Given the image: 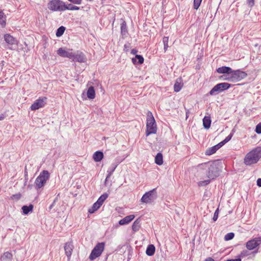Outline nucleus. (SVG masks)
<instances>
[{"instance_id": "nucleus-51", "label": "nucleus", "mask_w": 261, "mask_h": 261, "mask_svg": "<svg viewBox=\"0 0 261 261\" xmlns=\"http://www.w3.org/2000/svg\"><path fill=\"white\" fill-rule=\"evenodd\" d=\"M257 185L259 187H261V178L257 180Z\"/></svg>"}, {"instance_id": "nucleus-19", "label": "nucleus", "mask_w": 261, "mask_h": 261, "mask_svg": "<svg viewBox=\"0 0 261 261\" xmlns=\"http://www.w3.org/2000/svg\"><path fill=\"white\" fill-rule=\"evenodd\" d=\"M103 158V153L101 151H97L95 152L93 155V159L94 161L98 162L101 161Z\"/></svg>"}, {"instance_id": "nucleus-5", "label": "nucleus", "mask_w": 261, "mask_h": 261, "mask_svg": "<svg viewBox=\"0 0 261 261\" xmlns=\"http://www.w3.org/2000/svg\"><path fill=\"white\" fill-rule=\"evenodd\" d=\"M49 177V173L47 170L42 171L36 178L35 181V187L37 190L44 187L46 181Z\"/></svg>"}, {"instance_id": "nucleus-4", "label": "nucleus", "mask_w": 261, "mask_h": 261, "mask_svg": "<svg viewBox=\"0 0 261 261\" xmlns=\"http://www.w3.org/2000/svg\"><path fill=\"white\" fill-rule=\"evenodd\" d=\"M158 198L156 189L154 188L146 192L142 197L141 201L146 204L154 203Z\"/></svg>"}, {"instance_id": "nucleus-6", "label": "nucleus", "mask_w": 261, "mask_h": 261, "mask_svg": "<svg viewBox=\"0 0 261 261\" xmlns=\"http://www.w3.org/2000/svg\"><path fill=\"white\" fill-rule=\"evenodd\" d=\"M65 3L61 0H52L48 4V8L53 11H64Z\"/></svg>"}, {"instance_id": "nucleus-30", "label": "nucleus", "mask_w": 261, "mask_h": 261, "mask_svg": "<svg viewBox=\"0 0 261 261\" xmlns=\"http://www.w3.org/2000/svg\"><path fill=\"white\" fill-rule=\"evenodd\" d=\"M108 194L106 193L103 194L99 197L96 202L101 206L103 202L108 197Z\"/></svg>"}, {"instance_id": "nucleus-2", "label": "nucleus", "mask_w": 261, "mask_h": 261, "mask_svg": "<svg viewBox=\"0 0 261 261\" xmlns=\"http://www.w3.org/2000/svg\"><path fill=\"white\" fill-rule=\"evenodd\" d=\"M157 127L154 118L150 111H148L146 119V136L156 133Z\"/></svg>"}, {"instance_id": "nucleus-54", "label": "nucleus", "mask_w": 261, "mask_h": 261, "mask_svg": "<svg viewBox=\"0 0 261 261\" xmlns=\"http://www.w3.org/2000/svg\"><path fill=\"white\" fill-rule=\"evenodd\" d=\"M5 118V115L4 114L0 115V120H3Z\"/></svg>"}, {"instance_id": "nucleus-43", "label": "nucleus", "mask_w": 261, "mask_h": 261, "mask_svg": "<svg viewBox=\"0 0 261 261\" xmlns=\"http://www.w3.org/2000/svg\"><path fill=\"white\" fill-rule=\"evenodd\" d=\"M218 214H219V208H217L214 213V216L213 218L214 221H216L217 220L218 217Z\"/></svg>"}, {"instance_id": "nucleus-27", "label": "nucleus", "mask_w": 261, "mask_h": 261, "mask_svg": "<svg viewBox=\"0 0 261 261\" xmlns=\"http://www.w3.org/2000/svg\"><path fill=\"white\" fill-rule=\"evenodd\" d=\"M6 15H5L3 11L1 9H0V24L3 27H5L6 24Z\"/></svg>"}, {"instance_id": "nucleus-7", "label": "nucleus", "mask_w": 261, "mask_h": 261, "mask_svg": "<svg viewBox=\"0 0 261 261\" xmlns=\"http://www.w3.org/2000/svg\"><path fill=\"white\" fill-rule=\"evenodd\" d=\"M105 246V243L104 242L97 243L92 250L89 257V259L93 260L100 256L104 250Z\"/></svg>"}, {"instance_id": "nucleus-53", "label": "nucleus", "mask_w": 261, "mask_h": 261, "mask_svg": "<svg viewBox=\"0 0 261 261\" xmlns=\"http://www.w3.org/2000/svg\"><path fill=\"white\" fill-rule=\"evenodd\" d=\"M205 261H215L214 259H213L212 257H208L207 258Z\"/></svg>"}, {"instance_id": "nucleus-52", "label": "nucleus", "mask_w": 261, "mask_h": 261, "mask_svg": "<svg viewBox=\"0 0 261 261\" xmlns=\"http://www.w3.org/2000/svg\"><path fill=\"white\" fill-rule=\"evenodd\" d=\"M258 251V249H257L255 250L254 251H252L251 254H252L253 255H254L256 253H257Z\"/></svg>"}, {"instance_id": "nucleus-34", "label": "nucleus", "mask_w": 261, "mask_h": 261, "mask_svg": "<svg viewBox=\"0 0 261 261\" xmlns=\"http://www.w3.org/2000/svg\"><path fill=\"white\" fill-rule=\"evenodd\" d=\"M65 28L63 26L60 27L57 30L56 35L57 37L61 36L64 33Z\"/></svg>"}, {"instance_id": "nucleus-3", "label": "nucleus", "mask_w": 261, "mask_h": 261, "mask_svg": "<svg viewBox=\"0 0 261 261\" xmlns=\"http://www.w3.org/2000/svg\"><path fill=\"white\" fill-rule=\"evenodd\" d=\"M247 74L240 70H233L230 74L226 75H223V80L231 82H237L247 77Z\"/></svg>"}, {"instance_id": "nucleus-42", "label": "nucleus", "mask_w": 261, "mask_h": 261, "mask_svg": "<svg viewBox=\"0 0 261 261\" xmlns=\"http://www.w3.org/2000/svg\"><path fill=\"white\" fill-rule=\"evenodd\" d=\"M255 132L258 134H261V123H258L255 127Z\"/></svg>"}, {"instance_id": "nucleus-45", "label": "nucleus", "mask_w": 261, "mask_h": 261, "mask_svg": "<svg viewBox=\"0 0 261 261\" xmlns=\"http://www.w3.org/2000/svg\"><path fill=\"white\" fill-rule=\"evenodd\" d=\"M68 1L74 4L80 5L82 3V0H68Z\"/></svg>"}, {"instance_id": "nucleus-21", "label": "nucleus", "mask_w": 261, "mask_h": 261, "mask_svg": "<svg viewBox=\"0 0 261 261\" xmlns=\"http://www.w3.org/2000/svg\"><path fill=\"white\" fill-rule=\"evenodd\" d=\"M132 62L134 64H142L144 62V58L141 55H136L135 57L132 59Z\"/></svg>"}, {"instance_id": "nucleus-11", "label": "nucleus", "mask_w": 261, "mask_h": 261, "mask_svg": "<svg viewBox=\"0 0 261 261\" xmlns=\"http://www.w3.org/2000/svg\"><path fill=\"white\" fill-rule=\"evenodd\" d=\"M46 100L47 98L46 97L39 98V99L36 100L35 102L31 105L30 107L31 110L32 111H35L41 108H43L44 107L46 103Z\"/></svg>"}, {"instance_id": "nucleus-31", "label": "nucleus", "mask_w": 261, "mask_h": 261, "mask_svg": "<svg viewBox=\"0 0 261 261\" xmlns=\"http://www.w3.org/2000/svg\"><path fill=\"white\" fill-rule=\"evenodd\" d=\"M121 33L123 36L126 35L127 33V25L124 21L121 24Z\"/></svg>"}, {"instance_id": "nucleus-40", "label": "nucleus", "mask_w": 261, "mask_h": 261, "mask_svg": "<svg viewBox=\"0 0 261 261\" xmlns=\"http://www.w3.org/2000/svg\"><path fill=\"white\" fill-rule=\"evenodd\" d=\"M211 181L210 179L204 180L200 181L198 182L199 186H204L210 184Z\"/></svg>"}, {"instance_id": "nucleus-24", "label": "nucleus", "mask_w": 261, "mask_h": 261, "mask_svg": "<svg viewBox=\"0 0 261 261\" xmlns=\"http://www.w3.org/2000/svg\"><path fill=\"white\" fill-rule=\"evenodd\" d=\"M211 124V120L210 117L205 116L203 119V127L206 128H209Z\"/></svg>"}, {"instance_id": "nucleus-16", "label": "nucleus", "mask_w": 261, "mask_h": 261, "mask_svg": "<svg viewBox=\"0 0 261 261\" xmlns=\"http://www.w3.org/2000/svg\"><path fill=\"white\" fill-rule=\"evenodd\" d=\"M135 218L134 215H130L125 217L119 221V224L121 225H125L131 222Z\"/></svg>"}, {"instance_id": "nucleus-8", "label": "nucleus", "mask_w": 261, "mask_h": 261, "mask_svg": "<svg viewBox=\"0 0 261 261\" xmlns=\"http://www.w3.org/2000/svg\"><path fill=\"white\" fill-rule=\"evenodd\" d=\"M231 86V85L227 83H221L215 85L210 91L209 94L211 95H215L218 93L227 90Z\"/></svg>"}, {"instance_id": "nucleus-18", "label": "nucleus", "mask_w": 261, "mask_h": 261, "mask_svg": "<svg viewBox=\"0 0 261 261\" xmlns=\"http://www.w3.org/2000/svg\"><path fill=\"white\" fill-rule=\"evenodd\" d=\"M216 71L219 73H226L227 75L230 74L232 69L229 67L222 66L216 69Z\"/></svg>"}, {"instance_id": "nucleus-20", "label": "nucleus", "mask_w": 261, "mask_h": 261, "mask_svg": "<svg viewBox=\"0 0 261 261\" xmlns=\"http://www.w3.org/2000/svg\"><path fill=\"white\" fill-rule=\"evenodd\" d=\"M87 95L89 99H93L95 97V92L93 86H90L87 90Z\"/></svg>"}, {"instance_id": "nucleus-46", "label": "nucleus", "mask_w": 261, "mask_h": 261, "mask_svg": "<svg viewBox=\"0 0 261 261\" xmlns=\"http://www.w3.org/2000/svg\"><path fill=\"white\" fill-rule=\"evenodd\" d=\"M130 48V44H125L124 45V50L126 52H127L129 50Z\"/></svg>"}, {"instance_id": "nucleus-13", "label": "nucleus", "mask_w": 261, "mask_h": 261, "mask_svg": "<svg viewBox=\"0 0 261 261\" xmlns=\"http://www.w3.org/2000/svg\"><path fill=\"white\" fill-rule=\"evenodd\" d=\"M71 50L72 49H68V50H66L63 48H60L57 50V54L60 57L63 58H68L71 59L73 53Z\"/></svg>"}, {"instance_id": "nucleus-22", "label": "nucleus", "mask_w": 261, "mask_h": 261, "mask_svg": "<svg viewBox=\"0 0 261 261\" xmlns=\"http://www.w3.org/2000/svg\"><path fill=\"white\" fill-rule=\"evenodd\" d=\"M155 250V247L153 245H149L146 249V253L148 256H152L154 254Z\"/></svg>"}, {"instance_id": "nucleus-49", "label": "nucleus", "mask_w": 261, "mask_h": 261, "mask_svg": "<svg viewBox=\"0 0 261 261\" xmlns=\"http://www.w3.org/2000/svg\"><path fill=\"white\" fill-rule=\"evenodd\" d=\"M57 199V198H56V199L54 200V202H53V203H52V204L49 206V209L50 210H51V209H52V208L53 207L54 205H55V203H56V202Z\"/></svg>"}, {"instance_id": "nucleus-35", "label": "nucleus", "mask_w": 261, "mask_h": 261, "mask_svg": "<svg viewBox=\"0 0 261 261\" xmlns=\"http://www.w3.org/2000/svg\"><path fill=\"white\" fill-rule=\"evenodd\" d=\"M168 40H169L168 37L164 36L163 38V44H164V49L165 51H166L167 50V49L169 47Z\"/></svg>"}, {"instance_id": "nucleus-39", "label": "nucleus", "mask_w": 261, "mask_h": 261, "mask_svg": "<svg viewBox=\"0 0 261 261\" xmlns=\"http://www.w3.org/2000/svg\"><path fill=\"white\" fill-rule=\"evenodd\" d=\"M202 0H194V9L197 10L201 3Z\"/></svg>"}, {"instance_id": "nucleus-36", "label": "nucleus", "mask_w": 261, "mask_h": 261, "mask_svg": "<svg viewBox=\"0 0 261 261\" xmlns=\"http://www.w3.org/2000/svg\"><path fill=\"white\" fill-rule=\"evenodd\" d=\"M117 165H113V167L111 168H110L108 172H109L108 175L107 176V177H106V181L107 180V179L108 178H109L111 175L112 174V173H113V172L115 171L116 168L117 167Z\"/></svg>"}, {"instance_id": "nucleus-9", "label": "nucleus", "mask_w": 261, "mask_h": 261, "mask_svg": "<svg viewBox=\"0 0 261 261\" xmlns=\"http://www.w3.org/2000/svg\"><path fill=\"white\" fill-rule=\"evenodd\" d=\"M219 170L216 163H212L208 168L207 176L210 179H214L219 175Z\"/></svg>"}, {"instance_id": "nucleus-50", "label": "nucleus", "mask_w": 261, "mask_h": 261, "mask_svg": "<svg viewBox=\"0 0 261 261\" xmlns=\"http://www.w3.org/2000/svg\"><path fill=\"white\" fill-rule=\"evenodd\" d=\"M138 52V50L136 49H133L131 50V54L133 55H136Z\"/></svg>"}, {"instance_id": "nucleus-10", "label": "nucleus", "mask_w": 261, "mask_h": 261, "mask_svg": "<svg viewBox=\"0 0 261 261\" xmlns=\"http://www.w3.org/2000/svg\"><path fill=\"white\" fill-rule=\"evenodd\" d=\"M261 244V237H256L247 242L246 247L249 250L255 249Z\"/></svg>"}, {"instance_id": "nucleus-15", "label": "nucleus", "mask_w": 261, "mask_h": 261, "mask_svg": "<svg viewBox=\"0 0 261 261\" xmlns=\"http://www.w3.org/2000/svg\"><path fill=\"white\" fill-rule=\"evenodd\" d=\"M183 86L184 83L181 78L177 79L174 85V91L176 92L180 91Z\"/></svg>"}, {"instance_id": "nucleus-23", "label": "nucleus", "mask_w": 261, "mask_h": 261, "mask_svg": "<svg viewBox=\"0 0 261 261\" xmlns=\"http://www.w3.org/2000/svg\"><path fill=\"white\" fill-rule=\"evenodd\" d=\"M12 258V254L9 252H6L2 255L1 259L2 261H10Z\"/></svg>"}, {"instance_id": "nucleus-12", "label": "nucleus", "mask_w": 261, "mask_h": 261, "mask_svg": "<svg viewBox=\"0 0 261 261\" xmlns=\"http://www.w3.org/2000/svg\"><path fill=\"white\" fill-rule=\"evenodd\" d=\"M71 59L73 61L79 62L80 63H84L86 61L87 59L85 55L82 52L76 53H72Z\"/></svg>"}, {"instance_id": "nucleus-26", "label": "nucleus", "mask_w": 261, "mask_h": 261, "mask_svg": "<svg viewBox=\"0 0 261 261\" xmlns=\"http://www.w3.org/2000/svg\"><path fill=\"white\" fill-rule=\"evenodd\" d=\"M140 220L137 219L132 225V229L134 231L136 232L138 231L140 228Z\"/></svg>"}, {"instance_id": "nucleus-38", "label": "nucleus", "mask_w": 261, "mask_h": 261, "mask_svg": "<svg viewBox=\"0 0 261 261\" xmlns=\"http://www.w3.org/2000/svg\"><path fill=\"white\" fill-rule=\"evenodd\" d=\"M250 254H251V253H250L249 251H248L247 250H243L241 252L240 254L239 255V257L240 258L244 257L247 256Z\"/></svg>"}, {"instance_id": "nucleus-32", "label": "nucleus", "mask_w": 261, "mask_h": 261, "mask_svg": "<svg viewBox=\"0 0 261 261\" xmlns=\"http://www.w3.org/2000/svg\"><path fill=\"white\" fill-rule=\"evenodd\" d=\"M100 206V205L96 202L93 204L92 206L89 209L88 212L90 214H92L97 210Z\"/></svg>"}, {"instance_id": "nucleus-17", "label": "nucleus", "mask_w": 261, "mask_h": 261, "mask_svg": "<svg viewBox=\"0 0 261 261\" xmlns=\"http://www.w3.org/2000/svg\"><path fill=\"white\" fill-rule=\"evenodd\" d=\"M4 38L5 41L9 44L13 45L16 43L15 38L9 34H5Z\"/></svg>"}, {"instance_id": "nucleus-1", "label": "nucleus", "mask_w": 261, "mask_h": 261, "mask_svg": "<svg viewBox=\"0 0 261 261\" xmlns=\"http://www.w3.org/2000/svg\"><path fill=\"white\" fill-rule=\"evenodd\" d=\"M261 158V147H257L249 152L244 159V163L247 166L256 164Z\"/></svg>"}, {"instance_id": "nucleus-44", "label": "nucleus", "mask_w": 261, "mask_h": 261, "mask_svg": "<svg viewBox=\"0 0 261 261\" xmlns=\"http://www.w3.org/2000/svg\"><path fill=\"white\" fill-rule=\"evenodd\" d=\"M233 136V133H230L228 136H227L225 139L223 140L224 141V142L226 143L227 142H228L229 141H230L232 138Z\"/></svg>"}, {"instance_id": "nucleus-33", "label": "nucleus", "mask_w": 261, "mask_h": 261, "mask_svg": "<svg viewBox=\"0 0 261 261\" xmlns=\"http://www.w3.org/2000/svg\"><path fill=\"white\" fill-rule=\"evenodd\" d=\"M80 9V7H79L77 6H73V5H72L71 4H68L67 5L65 4V11L66 10H79Z\"/></svg>"}, {"instance_id": "nucleus-28", "label": "nucleus", "mask_w": 261, "mask_h": 261, "mask_svg": "<svg viewBox=\"0 0 261 261\" xmlns=\"http://www.w3.org/2000/svg\"><path fill=\"white\" fill-rule=\"evenodd\" d=\"M33 205L32 204H30L29 206L23 205L22 207V210L23 213L25 215H27L29 212H32L33 211Z\"/></svg>"}, {"instance_id": "nucleus-48", "label": "nucleus", "mask_w": 261, "mask_h": 261, "mask_svg": "<svg viewBox=\"0 0 261 261\" xmlns=\"http://www.w3.org/2000/svg\"><path fill=\"white\" fill-rule=\"evenodd\" d=\"M226 261H241V258L238 257V258H236V259H227Z\"/></svg>"}, {"instance_id": "nucleus-25", "label": "nucleus", "mask_w": 261, "mask_h": 261, "mask_svg": "<svg viewBox=\"0 0 261 261\" xmlns=\"http://www.w3.org/2000/svg\"><path fill=\"white\" fill-rule=\"evenodd\" d=\"M155 163L158 165H161L163 163V155L161 153H157L155 157Z\"/></svg>"}, {"instance_id": "nucleus-29", "label": "nucleus", "mask_w": 261, "mask_h": 261, "mask_svg": "<svg viewBox=\"0 0 261 261\" xmlns=\"http://www.w3.org/2000/svg\"><path fill=\"white\" fill-rule=\"evenodd\" d=\"M218 149L216 145L208 148L205 151V154L207 155H212L215 153Z\"/></svg>"}, {"instance_id": "nucleus-14", "label": "nucleus", "mask_w": 261, "mask_h": 261, "mask_svg": "<svg viewBox=\"0 0 261 261\" xmlns=\"http://www.w3.org/2000/svg\"><path fill=\"white\" fill-rule=\"evenodd\" d=\"M73 249V246L71 242H67L65 244L64 250L65 254L67 256L68 259H70V256L72 254V252Z\"/></svg>"}, {"instance_id": "nucleus-37", "label": "nucleus", "mask_w": 261, "mask_h": 261, "mask_svg": "<svg viewBox=\"0 0 261 261\" xmlns=\"http://www.w3.org/2000/svg\"><path fill=\"white\" fill-rule=\"evenodd\" d=\"M234 237V234L233 232L227 233L224 237L225 241H229L232 240Z\"/></svg>"}, {"instance_id": "nucleus-41", "label": "nucleus", "mask_w": 261, "mask_h": 261, "mask_svg": "<svg viewBox=\"0 0 261 261\" xmlns=\"http://www.w3.org/2000/svg\"><path fill=\"white\" fill-rule=\"evenodd\" d=\"M247 4L249 7L252 8L255 4V0H246Z\"/></svg>"}, {"instance_id": "nucleus-47", "label": "nucleus", "mask_w": 261, "mask_h": 261, "mask_svg": "<svg viewBox=\"0 0 261 261\" xmlns=\"http://www.w3.org/2000/svg\"><path fill=\"white\" fill-rule=\"evenodd\" d=\"M225 144V143L224 142V141L223 140L222 141H221V142H220L219 143L217 144V145H216V146H217V148L219 149V148H220L222 146H223L224 144Z\"/></svg>"}]
</instances>
